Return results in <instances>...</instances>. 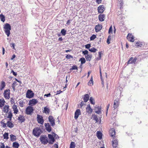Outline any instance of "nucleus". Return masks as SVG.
Returning <instances> with one entry per match:
<instances>
[{"instance_id": "obj_62", "label": "nucleus", "mask_w": 148, "mask_h": 148, "mask_svg": "<svg viewBox=\"0 0 148 148\" xmlns=\"http://www.w3.org/2000/svg\"><path fill=\"white\" fill-rule=\"evenodd\" d=\"M51 95V94L50 93H48L47 94H46L44 95V96H46L47 97H49Z\"/></svg>"}, {"instance_id": "obj_16", "label": "nucleus", "mask_w": 148, "mask_h": 148, "mask_svg": "<svg viewBox=\"0 0 148 148\" xmlns=\"http://www.w3.org/2000/svg\"><path fill=\"white\" fill-rule=\"evenodd\" d=\"M102 28V26L101 24H98L96 25L95 27V32H98L100 31Z\"/></svg>"}, {"instance_id": "obj_9", "label": "nucleus", "mask_w": 148, "mask_h": 148, "mask_svg": "<svg viewBox=\"0 0 148 148\" xmlns=\"http://www.w3.org/2000/svg\"><path fill=\"white\" fill-rule=\"evenodd\" d=\"M48 119L51 126H53L55 125V120L53 116H49L48 117Z\"/></svg>"}, {"instance_id": "obj_57", "label": "nucleus", "mask_w": 148, "mask_h": 148, "mask_svg": "<svg viewBox=\"0 0 148 148\" xmlns=\"http://www.w3.org/2000/svg\"><path fill=\"white\" fill-rule=\"evenodd\" d=\"M136 46H140L141 47V46L142 45V44H141L140 42H137L136 43Z\"/></svg>"}, {"instance_id": "obj_48", "label": "nucleus", "mask_w": 148, "mask_h": 148, "mask_svg": "<svg viewBox=\"0 0 148 148\" xmlns=\"http://www.w3.org/2000/svg\"><path fill=\"white\" fill-rule=\"evenodd\" d=\"M77 69H77V66H76L75 65L73 66H72V68L70 69V70H77Z\"/></svg>"}, {"instance_id": "obj_4", "label": "nucleus", "mask_w": 148, "mask_h": 148, "mask_svg": "<svg viewBox=\"0 0 148 148\" xmlns=\"http://www.w3.org/2000/svg\"><path fill=\"white\" fill-rule=\"evenodd\" d=\"M40 140L42 143L44 145H46L48 143H49V140H48L46 136H41L40 137Z\"/></svg>"}, {"instance_id": "obj_41", "label": "nucleus", "mask_w": 148, "mask_h": 148, "mask_svg": "<svg viewBox=\"0 0 148 148\" xmlns=\"http://www.w3.org/2000/svg\"><path fill=\"white\" fill-rule=\"evenodd\" d=\"M99 54V57L98 58H97L96 60H100L101 58V55L102 54V51H100L98 52Z\"/></svg>"}, {"instance_id": "obj_19", "label": "nucleus", "mask_w": 148, "mask_h": 148, "mask_svg": "<svg viewBox=\"0 0 148 148\" xmlns=\"http://www.w3.org/2000/svg\"><path fill=\"white\" fill-rule=\"evenodd\" d=\"M87 112L88 114H91L93 111L92 109L91 108L90 104H88L86 108Z\"/></svg>"}, {"instance_id": "obj_49", "label": "nucleus", "mask_w": 148, "mask_h": 148, "mask_svg": "<svg viewBox=\"0 0 148 148\" xmlns=\"http://www.w3.org/2000/svg\"><path fill=\"white\" fill-rule=\"evenodd\" d=\"M96 38V36L94 34L92 35L90 38L91 40H94Z\"/></svg>"}, {"instance_id": "obj_55", "label": "nucleus", "mask_w": 148, "mask_h": 148, "mask_svg": "<svg viewBox=\"0 0 148 148\" xmlns=\"http://www.w3.org/2000/svg\"><path fill=\"white\" fill-rule=\"evenodd\" d=\"M85 105L83 101H82L80 103V105L79 106V108H82V107L84 105Z\"/></svg>"}, {"instance_id": "obj_59", "label": "nucleus", "mask_w": 148, "mask_h": 148, "mask_svg": "<svg viewBox=\"0 0 148 148\" xmlns=\"http://www.w3.org/2000/svg\"><path fill=\"white\" fill-rule=\"evenodd\" d=\"M0 148H5V146L3 143H2L0 146Z\"/></svg>"}, {"instance_id": "obj_54", "label": "nucleus", "mask_w": 148, "mask_h": 148, "mask_svg": "<svg viewBox=\"0 0 148 148\" xmlns=\"http://www.w3.org/2000/svg\"><path fill=\"white\" fill-rule=\"evenodd\" d=\"M85 47L86 49L89 50V49H90V48L91 47V45L90 44H88L85 45Z\"/></svg>"}, {"instance_id": "obj_1", "label": "nucleus", "mask_w": 148, "mask_h": 148, "mask_svg": "<svg viewBox=\"0 0 148 148\" xmlns=\"http://www.w3.org/2000/svg\"><path fill=\"white\" fill-rule=\"evenodd\" d=\"M48 136L49 140V144H53L55 141V139L59 138L58 135L56 134L54 135H51V134H48Z\"/></svg>"}, {"instance_id": "obj_27", "label": "nucleus", "mask_w": 148, "mask_h": 148, "mask_svg": "<svg viewBox=\"0 0 148 148\" xmlns=\"http://www.w3.org/2000/svg\"><path fill=\"white\" fill-rule=\"evenodd\" d=\"M102 134L100 131H98L97 132V136L99 139H101L102 138Z\"/></svg>"}, {"instance_id": "obj_7", "label": "nucleus", "mask_w": 148, "mask_h": 148, "mask_svg": "<svg viewBox=\"0 0 148 148\" xmlns=\"http://www.w3.org/2000/svg\"><path fill=\"white\" fill-rule=\"evenodd\" d=\"M10 90L7 89L4 90L3 93L4 97L6 99H9L10 98Z\"/></svg>"}, {"instance_id": "obj_61", "label": "nucleus", "mask_w": 148, "mask_h": 148, "mask_svg": "<svg viewBox=\"0 0 148 148\" xmlns=\"http://www.w3.org/2000/svg\"><path fill=\"white\" fill-rule=\"evenodd\" d=\"M10 45L11 46V47H12L13 48V49H14V46H15V44L14 43H10Z\"/></svg>"}, {"instance_id": "obj_58", "label": "nucleus", "mask_w": 148, "mask_h": 148, "mask_svg": "<svg viewBox=\"0 0 148 148\" xmlns=\"http://www.w3.org/2000/svg\"><path fill=\"white\" fill-rule=\"evenodd\" d=\"M11 73H12L13 74V75L14 76H16L17 75V73L14 72L13 70H12L11 71Z\"/></svg>"}, {"instance_id": "obj_3", "label": "nucleus", "mask_w": 148, "mask_h": 148, "mask_svg": "<svg viewBox=\"0 0 148 148\" xmlns=\"http://www.w3.org/2000/svg\"><path fill=\"white\" fill-rule=\"evenodd\" d=\"M42 132V131L39 127H36L34 128L33 130V134L37 137L40 136Z\"/></svg>"}, {"instance_id": "obj_6", "label": "nucleus", "mask_w": 148, "mask_h": 148, "mask_svg": "<svg viewBox=\"0 0 148 148\" xmlns=\"http://www.w3.org/2000/svg\"><path fill=\"white\" fill-rule=\"evenodd\" d=\"M34 109L31 106H28L25 110V113L27 115H30L33 112Z\"/></svg>"}, {"instance_id": "obj_11", "label": "nucleus", "mask_w": 148, "mask_h": 148, "mask_svg": "<svg viewBox=\"0 0 148 148\" xmlns=\"http://www.w3.org/2000/svg\"><path fill=\"white\" fill-rule=\"evenodd\" d=\"M45 126L46 130L48 132H50L52 130V128L49 123H45Z\"/></svg>"}, {"instance_id": "obj_45", "label": "nucleus", "mask_w": 148, "mask_h": 148, "mask_svg": "<svg viewBox=\"0 0 148 148\" xmlns=\"http://www.w3.org/2000/svg\"><path fill=\"white\" fill-rule=\"evenodd\" d=\"M93 119L94 120H95L96 122H98L99 121L97 117V115H93Z\"/></svg>"}, {"instance_id": "obj_35", "label": "nucleus", "mask_w": 148, "mask_h": 148, "mask_svg": "<svg viewBox=\"0 0 148 148\" xmlns=\"http://www.w3.org/2000/svg\"><path fill=\"white\" fill-rule=\"evenodd\" d=\"M88 85L89 86H92L93 85L92 77V76L91 78L88 82Z\"/></svg>"}, {"instance_id": "obj_26", "label": "nucleus", "mask_w": 148, "mask_h": 148, "mask_svg": "<svg viewBox=\"0 0 148 148\" xmlns=\"http://www.w3.org/2000/svg\"><path fill=\"white\" fill-rule=\"evenodd\" d=\"M12 109L14 111V114H17L18 112V110L17 108V106L14 104L12 106Z\"/></svg>"}, {"instance_id": "obj_20", "label": "nucleus", "mask_w": 148, "mask_h": 148, "mask_svg": "<svg viewBox=\"0 0 148 148\" xmlns=\"http://www.w3.org/2000/svg\"><path fill=\"white\" fill-rule=\"evenodd\" d=\"M119 103V99H116L114 100V103L113 107L114 109L116 108H117L118 106Z\"/></svg>"}, {"instance_id": "obj_22", "label": "nucleus", "mask_w": 148, "mask_h": 148, "mask_svg": "<svg viewBox=\"0 0 148 148\" xmlns=\"http://www.w3.org/2000/svg\"><path fill=\"white\" fill-rule=\"evenodd\" d=\"M105 15L104 14H100L98 16L99 20L100 21H103L105 20Z\"/></svg>"}, {"instance_id": "obj_5", "label": "nucleus", "mask_w": 148, "mask_h": 148, "mask_svg": "<svg viewBox=\"0 0 148 148\" xmlns=\"http://www.w3.org/2000/svg\"><path fill=\"white\" fill-rule=\"evenodd\" d=\"M34 95V93L31 90L28 89L26 93V97L30 99L32 98Z\"/></svg>"}, {"instance_id": "obj_39", "label": "nucleus", "mask_w": 148, "mask_h": 148, "mask_svg": "<svg viewBox=\"0 0 148 148\" xmlns=\"http://www.w3.org/2000/svg\"><path fill=\"white\" fill-rule=\"evenodd\" d=\"M89 51L93 53H95L97 50V49L93 47L89 49L88 50Z\"/></svg>"}, {"instance_id": "obj_10", "label": "nucleus", "mask_w": 148, "mask_h": 148, "mask_svg": "<svg viewBox=\"0 0 148 148\" xmlns=\"http://www.w3.org/2000/svg\"><path fill=\"white\" fill-rule=\"evenodd\" d=\"M38 102V101L35 99H33L29 101L28 104L32 106L36 105Z\"/></svg>"}, {"instance_id": "obj_23", "label": "nucleus", "mask_w": 148, "mask_h": 148, "mask_svg": "<svg viewBox=\"0 0 148 148\" xmlns=\"http://www.w3.org/2000/svg\"><path fill=\"white\" fill-rule=\"evenodd\" d=\"M7 126L10 128H12L14 127V125L11 122V121H8L6 123Z\"/></svg>"}, {"instance_id": "obj_29", "label": "nucleus", "mask_w": 148, "mask_h": 148, "mask_svg": "<svg viewBox=\"0 0 148 148\" xmlns=\"http://www.w3.org/2000/svg\"><path fill=\"white\" fill-rule=\"evenodd\" d=\"M19 146V143L16 142H15L13 143L12 147L14 148H18Z\"/></svg>"}, {"instance_id": "obj_14", "label": "nucleus", "mask_w": 148, "mask_h": 148, "mask_svg": "<svg viewBox=\"0 0 148 148\" xmlns=\"http://www.w3.org/2000/svg\"><path fill=\"white\" fill-rule=\"evenodd\" d=\"M17 120L19 121V122L22 123L25 121V119L23 116L20 115L18 117Z\"/></svg>"}, {"instance_id": "obj_2", "label": "nucleus", "mask_w": 148, "mask_h": 148, "mask_svg": "<svg viewBox=\"0 0 148 148\" xmlns=\"http://www.w3.org/2000/svg\"><path fill=\"white\" fill-rule=\"evenodd\" d=\"M4 29H5V34L8 37L10 34V30L11 29V26L9 24L6 23L4 26Z\"/></svg>"}, {"instance_id": "obj_33", "label": "nucleus", "mask_w": 148, "mask_h": 148, "mask_svg": "<svg viewBox=\"0 0 148 148\" xmlns=\"http://www.w3.org/2000/svg\"><path fill=\"white\" fill-rule=\"evenodd\" d=\"M85 58L87 60V61H90L91 59V58L92 57V55H87L85 56Z\"/></svg>"}, {"instance_id": "obj_15", "label": "nucleus", "mask_w": 148, "mask_h": 148, "mask_svg": "<svg viewBox=\"0 0 148 148\" xmlns=\"http://www.w3.org/2000/svg\"><path fill=\"white\" fill-rule=\"evenodd\" d=\"M137 58H136L135 57L133 58V57H131L127 62L128 64H130L133 63H135L137 60Z\"/></svg>"}, {"instance_id": "obj_46", "label": "nucleus", "mask_w": 148, "mask_h": 148, "mask_svg": "<svg viewBox=\"0 0 148 148\" xmlns=\"http://www.w3.org/2000/svg\"><path fill=\"white\" fill-rule=\"evenodd\" d=\"M3 120H2L1 121V124L2 125V127L4 128H5L6 127V123H5L4 122H3Z\"/></svg>"}, {"instance_id": "obj_21", "label": "nucleus", "mask_w": 148, "mask_h": 148, "mask_svg": "<svg viewBox=\"0 0 148 148\" xmlns=\"http://www.w3.org/2000/svg\"><path fill=\"white\" fill-rule=\"evenodd\" d=\"M112 144L114 148H116L118 145V141L115 138L113 139L112 141Z\"/></svg>"}, {"instance_id": "obj_37", "label": "nucleus", "mask_w": 148, "mask_h": 148, "mask_svg": "<svg viewBox=\"0 0 148 148\" xmlns=\"http://www.w3.org/2000/svg\"><path fill=\"white\" fill-rule=\"evenodd\" d=\"M4 139L8 140L9 138L8 133H5L3 135Z\"/></svg>"}, {"instance_id": "obj_52", "label": "nucleus", "mask_w": 148, "mask_h": 148, "mask_svg": "<svg viewBox=\"0 0 148 148\" xmlns=\"http://www.w3.org/2000/svg\"><path fill=\"white\" fill-rule=\"evenodd\" d=\"M66 58L67 59H70L71 58H73V57L72 56H71L70 55L68 54L66 56Z\"/></svg>"}, {"instance_id": "obj_42", "label": "nucleus", "mask_w": 148, "mask_h": 148, "mask_svg": "<svg viewBox=\"0 0 148 148\" xmlns=\"http://www.w3.org/2000/svg\"><path fill=\"white\" fill-rule=\"evenodd\" d=\"M75 143L73 142H71L70 145V147L72 148H75Z\"/></svg>"}, {"instance_id": "obj_34", "label": "nucleus", "mask_w": 148, "mask_h": 148, "mask_svg": "<svg viewBox=\"0 0 148 148\" xmlns=\"http://www.w3.org/2000/svg\"><path fill=\"white\" fill-rule=\"evenodd\" d=\"M43 112V113H45L47 114H49V110L47 107H45L44 108V110Z\"/></svg>"}, {"instance_id": "obj_60", "label": "nucleus", "mask_w": 148, "mask_h": 148, "mask_svg": "<svg viewBox=\"0 0 148 148\" xmlns=\"http://www.w3.org/2000/svg\"><path fill=\"white\" fill-rule=\"evenodd\" d=\"M53 147L55 148H58V146L57 144H55L53 145Z\"/></svg>"}, {"instance_id": "obj_44", "label": "nucleus", "mask_w": 148, "mask_h": 148, "mask_svg": "<svg viewBox=\"0 0 148 148\" xmlns=\"http://www.w3.org/2000/svg\"><path fill=\"white\" fill-rule=\"evenodd\" d=\"M19 106L21 107H23L24 106V104L25 103L22 101H20L19 102Z\"/></svg>"}, {"instance_id": "obj_32", "label": "nucleus", "mask_w": 148, "mask_h": 148, "mask_svg": "<svg viewBox=\"0 0 148 148\" xmlns=\"http://www.w3.org/2000/svg\"><path fill=\"white\" fill-rule=\"evenodd\" d=\"M110 133L112 137L114 136L115 135V131L114 129L112 128L110 131Z\"/></svg>"}, {"instance_id": "obj_30", "label": "nucleus", "mask_w": 148, "mask_h": 148, "mask_svg": "<svg viewBox=\"0 0 148 148\" xmlns=\"http://www.w3.org/2000/svg\"><path fill=\"white\" fill-rule=\"evenodd\" d=\"M8 115L7 118L9 119L10 121H11L12 118L13 116L12 114L10 111L8 112Z\"/></svg>"}, {"instance_id": "obj_38", "label": "nucleus", "mask_w": 148, "mask_h": 148, "mask_svg": "<svg viewBox=\"0 0 148 148\" xmlns=\"http://www.w3.org/2000/svg\"><path fill=\"white\" fill-rule=\"evenodd\" d=\"M79 61H81V64H84L86 62V60L85 58L83 57L81 58Z\"/></svg>"}, {"instance_id": "obj_43", "label": "nucleus", "mask_w": 148, "mask_h": 148, "mask_svg": "<svg viewBox=\"0 0 148 148\" xmlns=\"http://www.w3.org/2000/svg\"><path fill=\"white\" fill-rule=\"evenodd\" d=\"M66 30H65L64 29H62L61 31V33L63 36H64L66 35Z\"/></svg>"}, {"instance_id": "obj_18", "label": "nucleus", "mask_w": 148, "mask_h": 148, "mask_svg": "<svg viewBox=\"0 0 148 148\" xmlns=\"http://www.w3.org/2000/svg\"><path fill=\"white\" fill-rule=\"evenodd\" d=\"M9 110V106L8 105H6L3 107L2 111L4 113H7L8 112Z\"/></svg>"}, {"instance_id": "obj_64", "label": "nucleus", "mask_w": 148, "mask_h": 148, "mask_svg": "<svg viewBox=\"0 0 148 148\" xmlns=\"http://www.w3.org/2000/svg\"><path fill=\"white\" fill-rule=\"evenodd\" d=\"M96 2L98 4H99L101 3V0H96Z\"/></svg>"}, {"instance_id": "obj_63", "label": "nucleus", "mask_w": 148, "mask_h": 148, "mask_svg": "<svg viewBox=\"0 0 148 148\" xmlns=\"http://www.w3.org/2000/svg\"><path fill=\"white\" fill-rule=\"evenodd\" d=\"M71 21V20L70 19L68 20L66 22V24L67 25H69V24L70 23Z\"/></svg>"}, {"instance_id": "obj_13", "label": "nucleus", "mask_w": 148, "mask_h": 148, "mask_svg": "<svg viewBox=\"0 0 148 148\" xmlns=\"http://www.w3.org/2000/svg\"><path fill=\"white\" fill-rule=\"evenodd\" d=\"M127 38L129 41L131 42H134V37L130 33L128 34Z\"/></svg>"}, {"instance_id": "obj_24", "label": "nucleus", "mask_w": 148, "mask_h": 148, "mask_svg": "<svg viewBox=\"0 0 148 148\" xmlns=\"http://www.w3.org/2000/svg\"><path fill=\"white\" fill-rule=\"evenodd\" d=\"M5 86V83L3 81H2L0 84V90H2Z\"/></svg>"}, {"instance_id": "obj_53", "label": "nucleus", "mask_w": 148, "mask_h": 148, "mask_svg": "<svg viewBox=\"0 0 148 148\" xmlns=\"http://www.w3.org/2000/svg\"><path fill=\"white\" fill-rule=\"evenodd\" d=\"M111 35H110L108 37L107 40V43L108 44H109L110 43V40L111 39Z\"/></svg>"}, {"instance_id": "obj_8", "label": "nucleus", "mask_w": 148, "mask_h": 148, "mask_svg": "<svg viewBox=\"0 0 148 148\" xmlns=\"http://www.w3.org/2000/svg\"><path fill=\"white\" fill-rule=\"evenodd\" d=\"M37 120L38 123L43 125L44 122V120L42 116L39 114H37Z\"/></svg>"}, {"instance_id": "obj_17", "label": "nucleus", "mask_w": 148, "mask_h": 148, "mask_svg": "<svg viewBox=\"0 0 148 148\" xmlns=\"http://www.w3.org/2000/svg\"><path fill=\"white\" fill-rule=\"evenodd\" d=\"M81 114L80 110L79 109H77L75 113L74 118L75 119H77L78 118L79 116Z\"/></svg>"}, {"instance_id": "obj_51", "label": "nucleus", "mask_w": 148, "mask_h": 148, "mask_svg": "<svg viewBox=\"0 0 148 148\" xmlns=\"http://www.w3.org/2000/svg\"><path fill=\"white\" fill-rule=\"evenodd\" d=\"M88 51L87 50H85V51H82V54H83L84 55H85V56H86V55H88Z\"/></svg>"}, {"instance_id": "obj_47", "label": "nucleus", "mask_w": 148, "mask_h": 148, "mask_svg": "<svg viewBox=\"0 0 148 148\" xmlns=\"http://www.w3.org/2000/svg\"><path fill=\"white\" fill-rule=\"evenodd\" d=\"M97 108L98 109V111H95V112L99 114L101 112V108H99V106H97Z\"/></svg>"}, {"instance_id": "obj_28", "label": "nucleus", "mask_w": 148, "mask_h": 148, "mask_svg": "<svg viewBox=\"0 0 148 148\" xmlns=\"http://www.w3.org/2000/svg\"><path fill=\"white\" fill-rule=\"evenodd\" d=\"M10 140L12 141H15L17 139L16 136L12 134L10 135Z\"/></svg>"}, {"instance_id": "obj_56", "label": "nucleus", "mask_w": 148, "mask_h": 148, "mask_svg": "<svg viewBox=\"0 0 148 148\" xmlns=\"http://www.w3.org/2000/svg\"><path fill=\"white\" fill-rule=\"evenodd\" d=\"M119 7L120 9H122L123 8L122 5H123V3L121 1H119Z\"/></svg>"}, {"instance_id": "obj_50", "label": "nucleus", "mask_w": 148, "mask_h": 148, "mask_svg": "<svg viewBox=\"0 0 148 148\" xmlns=\"http://www.w3.org/2000/svg\"><path fill=\"white\" fill-rule=\"evenodd\" d=\"M113 32L112 31V26H111L109 28V31H108V33L109 34H112Z\"/></svg>"}, {"instance_id": "obj_12", "label": "nucleus", "mask_w": 148, "mask_h": 148, "mask_svg": "<svg viewBox=\"0 0 148 148\" xmlns=\"http://www.w3.org/2000/svg\"><path fill=\"white\" fill-rule=\"evenodd\" d=\"M98 11L99 13H102L104 11L105 9L103 5L99 6L98 8Z\"/></svg>"}, {"instance_id": "obj_25", "label": "nucleus", "mask_w": 148, "mask_h": 148, "mask_svg": "<svg viewBox=\"0 0 148 148\" xmlns=\"http://www.w3.org/2000/svg\"><path fill=\"white\" fill-rule=\"evenodd\" d=\"M89 99V95L88 94H86L84 95L83 100L84 102H86Z\"/></svg>"}, {"instance_id": "obj_36", "label": "nucleus", "mask_w": 148, "mask_h": 148, "mask_svg": "<svg viewBox=\"0 0 148 148\" xmlns=\"http://www.w3.org/2000/svg\"><path fill=\"white\" fill-rule=\"evenodd\" d=\"M0 18L1 21L4 22L5 21V16L2 14H1L0 15Z\"/></svg>"}, {"instance_id": "obj_31", "label": "nucleus", "mask_w": 148, "mask_h": 148, "mask_svg": "<svg viewBox=\"0 0 148 148\" xmlns=\"http://www.w3.org/2000/svg\"><path fill=\"white\" fill-rule=\"evenodd\" d=\"M5 101L3 99H0V107H3L4 105Z\"/></svg>"}, {"instance_id": "obj_40", "label": "nucleus", "mask_w": 148, "mask_h": 148, "mask_svg": "<svg viewBox=\"0 0 148 148\" xmlns=\"http://www.w3.org/2000/svg\"><path fill=\"white\" fill-rule=\"evenodd\" d=\"M90 101V103L94 105L95 104L94 99L92 97H90L89 99Z\"/></svg>"}]
</instances>
